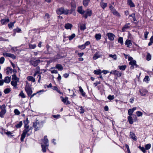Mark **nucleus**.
Here are the masks:
<instances>
[{
	"instance_id": "nucleus-50",
	"label": "nucleus",
	"mask_w": 153,
	"mask_h": 153,
	"mask_svg": "<svg viewBox=\"0 0 153 153\" xmlns=\"http://www.w3.org/2000/svg\"><path fill=\"white\" fill-rule=\"evenodd\" d=\"M36 46L35 44L32 45V44H30L29 45V48L30 49H34L36 47Z\"/></svg>"
},
{
	"instance_id": "nucleus-3",
	"label": "nucleus",
	"mask_w": 153,
	"mask_h": 153,
	"mask_svg": "<svg viewBox=\"0 0 153 153\" xmlns=\"http://www.w3.org/2000/svg\"><path fill=\"white\" fill-rule=\"evenodd\" d=\"M58 15L64 14L68 15L69 13V10L67 9H65L64 8L61 7L59 8L56 11Z\"/></svg>"
},
{
	"instance_id": "nucleus-43",
	"label": "nucleus",
	"mask_w": 153,
	"mask_h": 153,
	"mask_svg": "<svg viewBox=\"0 0 153 153\" xmlns=\"http://www.w3.org/2000/svg\"><path fill=\"white\" fill-rule=\"evenodd\" d=\"M150 79L149 78V76H145L144 78L143 79V81L146 82L147 83H148V82L149 81Z\"/></svg>"
},
{
	"instance_id": "nucleus-20",
	"label": "nucleus",
	"mask_w": 153,
	"mask_h": 153,
	"mask_svg": "<svg viewBox=\"0 0 153 153\" xmlns=\"http://www.w3.org/2000/svg\"><path fill=\"white\" fill-rule=\"evenodd\" d=\"M72 26L73 25L71 24L68 23L65 24V27L66 29H71Z\"/></svg>"
},
{
	"instance_id": "nucleus-58",
	"label": "nucleus",
	"mask_w": 153,
	"mask_h": 153,
	"mask_svg": "<svg viewBox=\"0 0 153 153\" xmlns=\"http://www.w3.org/2000/svg\"><path fill=\"white\" fill-rule=\"evenodd\" d=\"M140 149L144 153H145L146 152V149L143 147H141L140 146L139 147Z\"/></svg>"
},
{
	"instance_id": "nucleus-41",
	"label": "nucleus",
	"mask_w": 153,
	"mask_h": 153,
	"mask_svg": "<svg viewBox=\"0 0 153 153\" xmlns=\"http://www.w3.org/2000/svg\"><path fill=\"white\" fill-rule=\"evenodd\" d=\"M109 56L113 58V59L114 60H116L117 59V56L116 54L112 55L109 54Z\"/></svg>"
},
{
	"instance_id": "nucleus-31",
	"label": "nucleus",
	"mask_w": 153,
	"mask_h": 153,
	"mask_svg": "<svg viewBox=\"0 0 153 153\" xmlns=\"http://www.w3.org/2000/svg\"><path fill=\"white\" fill-rule=\"evenodd\" d=\"M39 123L37 122L33 123V126L36 128V130H38L39 129L37 126L39 125Z\"/></svg>"
},
{
	"instance_id": "nucleus-51",
	"label": "nucleus",
	"mask_w": 153,
	"mask_h": 153,
	"mask_svg": "<svg viewBox=\"0 0 153 153\" xmlns=\"http://www.w3.org/2000/svg\"><path fill=\"white\" fill-rule=\"evenodd\" d=\"M151 147V145L150 143L148 144L145 145V149L146 150L149 149Z\"/></svg>"
},
{
	"instance_id": "nucleus-52",
	"label": "nucleus",
	"mask_w": 153,
	"mask_h": 153,
	"mask_svg": "<svg viewBox=\"0 0 153 153\" xmlns=\"http://www.w3.org/2000/svg\"><path fill=\"white\" fill-rule=\"evenodd\" d=\"M133 112L134 111H133L132 109H129L128 111V114L129 115V116H131L132 115Z\"/></svg>"
},
{
	"instance_id": "nucleus-35",
	"label": "nucleus",
	"mask_w": 153,
	"mask_h": 153,
	"mask_svg": "<svg viewBox=\"0 0 153 153\" xmlns=\"http://www.w3.org/2000/svg\"><path fill=\"white\" fill-rule=\"evenodd\" d=\"M94 73L96 74L99 75L101 74L102 71L101 70L99 69L98 70H94Z\"/></svg>"
},
{
	"instance_id": "nucleus-24",
	"label": "nucleus",
	"mask_w": 153,
	"mask_h": 153,
	"mask_svg": "<svg viewBox=\"0 0 153 153\" xmlns=\"http://www.w3.org/2000/svg\"><path fill=\"white\" fill-rule=\"evenodd\" d=\"M27 79L28 80L31 81L33 82H35V79L32 76H28L27 77Z\"/></svg>"
},
{
	"instance_id": "nucleus-55",
	"label": "nucleus",
	"mask_w": 153,
	"mask_h": 153,
	"mask_svg": "<svg viewBox=\"0 0 153 153\" xmlns=\"http://www.w3.org/2000/svg\"><path fill=\"white\" fill-rule=\"evenodd\" d=\"M14 112L16 115H19L20 113L19 111L17 109H16L14 110Z\"/></svg>"
},
{
	"instance_id": "nucleus-13",
	"label": "nucleus",
	"mask_w": 153,
	"mask_h": 153,
	"mask_svg": "<svg viewBox=\"0 0 153 153\" xmlns=\"http://www.w3.org/2000/svg\"><path fill=\"white\" fill-rule=\"evenodd\" d=\"M148 91L147 90L145 89H142L140 90V94L142 96L146 95Z\"/></svg>"
},
{
	"instance_id": "nucleus-64",
	"label": "nucleus",
	"mask_w": 153,
	"mask_h": 153,
	"mask_svg": "<svg viewBox=\"0 0 153 153\" xmlns=\"http://www.w3.org/2000/svg\"><path fill=\"white\" fill-rule=\"evenodd\" d=\"M39 73V71H35V72L33 74V76L35 77L36 75L37 74Z\"/></svg>"
},
{
	"instance_id": "nucleus-10",
	"label": "nucleus",
	"mask_w": 153,
	"mask_h": 153,
	"mask_svg": "<svg viewBox=\"0 0 153 153\" xmlns=\"http://www.w3.org/2000/svg\"><path fill=\"white\" fill-rule=\"evenodd\" d=\"M129 64L131 65L130 67V68L133 69L134 68V66H135L136 67H137V65L136 64V62L135 60H131L129 63Z\"/></svg>"
},
{
	"instance_id": "nucleus-38",
	"label": "nucleus",
	"mask_w": 153,
	"mask_h": 153,
	"mask_svg": "<svg viewBox=\"0 0 153 153\" xmlns=\"http://www.w3.org/2000/svg\"><path fill=\"white\" fill-rule=\"evenodd\" d=\"M22 125V121H20L19 123L17 124H16L15 126L17 128H19L21 127Z\"/></svg>"
},
{
	"instance_id": "nucleus-32",
	"label": "nucleus",
	"mask_w": 153,
	"mask_h": 153,
	"mask_svg": "<svg viewBox=\"0 0 153 153\" xmlns=\"http://www.w3.org/2000/svg\"><path fill=\"white\" fill-rule=\"evenodd\" d=\"M79 91L81 93L82 95L84 96L85 95V92L84 91L83 89L81 86L79 87Z\"/></svg>"
},
{
	"instance_id": "nucleus-47",
	"label": "nucleus",
	"mask_w": 153,
	"mask_h": 153,
	"mask_svg": "<svg viewBox=\"0 0 153 153\" xmlns=\"http://www.w3.org/2000/svg\"><path fill=\"white\" fill-rule=\"evenodd\" d=\"M107 98L110 100H113L114 98V95H109L107 97Z\"/></svg>"
},
{
	"instance_id": "nucleus-30",
	"label": "nucleus",
	"mask_w": 153,
	"mask_h": 153,
	"mask_svg": "<svg viewBox=\"0 0 153 153\" xmlns=\"http://www.w3.org/2000/svg\"><path fill=\"white\" fill-rule=\"evenodd\" d=\"M147 54L146 56V59L147 61H149L151 59L152 56L150 53L148 52H147Z\"/></svg>"
},
{
	"instance_id": "nucleus-6",
	"label": "nucleus",
	"mask_w": 153,
	"mask_h": 153,
	"mask_svg": "<svg viewBox=\"0 0 153 153\" xmlns=\"http://www.w3.org/2000/svg\"><path fill=\"white\" fill-rule=\"evenodd\" d=\"M92 14V12L91 10H87L85 11V13L83 14V17L85 18V19H87L88 16H91Z\"/></svg>"
},
{
	"instance_id": "nucleus-53",
	"label": "nucleus",
	"mask_w": 153,
	"mask_h": 153,
	"mask_svg": "<svg viewBox=\"0 0 153 153\" xmlns=\"http://www.w3.org/2000/svg\"><path fill=\"white\" fill-rule=\"evenodd\" d=\"M78 47L79 48L81 49H84L85 48V47L84 45V44L82 45H79L78 46Z\"/></svg>"
},
{
	"instance_id": "nucleus-49",
	"label": "nucleus",
	"mask_w": 153,
	"mask_h": 153,
	"mask_svg": "<svg viewBox=\"0 0 153 153\" xmlns=\"http://www.w3.org/2000/svg\"><path fill=\"white\" fill-rule=\"evenodd\" d=\"M11 91V90L9 88H6L4 90V92L5 94H7L9 93Z\"/></svg>"
},
{
	"instance_id": "nucleus-42",
	"label": "nucleus",
	"mask_w": 153,
	"mask_h": 153,
	"mask_svg": "<svg viewBox=\"0 0 153 153\" xmlns=\"http://www.w3.org/2000/svg\"><path fill=\"white\" fill-rule=\"evenodd\" d=\"M129 16L130 17H132L133 18L134 22L137 21L135 18V14L134 13H133L131 15H130Z\"/></svg>"
},
{
	"instance_id": "nucleus-17",
	"label": "nucleus",
	"mask_w": 153,
	"mask_h": 153,
	"mask_svg": "<svg viewBox=\"0 0 153 153\" xmlns=\"http://www.w3.org/2000/svg\"><path fill=\"white\" fill-rule=\"evenodd\" d=\"M130 136L131 138H132L133 140L136 141L137 140V138L135 134L131 132L130 133Z\"/></svg>"
},
{
	"instance_id": "nucleus-37",
	"label": "nucleus",
	"mask_w": 153,
	"mask_h": 153,
	"mask_svg": "<svg viewBox=\"0 0 153 153\" xmlns=\"http://www.w3.org/2000/svg\"><path fill=\"white\" fill-rule=\"evenodd\" d=\"M118 67L120 70L124 71L126 68V65H125L122 66H119Z\"/></svg>"
},
{
	"instance_id": "nucleus-9",
	"label": "nucleus",
	"mask_w": 153,
	"mask_h": 153,
	"mask_svg": "<svg viewBox=\"0 0 153 153\" xmlns=\"http://www.w3.org/2000/svg\"><path fill=\"white\" fill-rule=\"evenodd\" d=\"M3 55L4 56L9 57L12 58L13 59H16V56L14 54L10 53H9L6 52L3 53Z\"/></svg>"
},
{
	"instance_id": "nucleus-40",
	"label": "nucleus",
	"mask_w": 153,
	"mask_h": 153,
	"mask_svg": "<svg viewBox=\"0 0 153 153\" xmlns=\"http://www.w3.org/2000/svg\"><path fill=\"white\" fill-rule=\"evenodd\" d=\"M15 22H16L14 21L13 22H11L8 25V26L9 28L10 29L12 28L13 26L14 25Z\"/></svg>"
},
{
	"instance_id": "nucleus-63",
	"label": "nucleus",
	"mask_w": 153,
	"mask_h": 153,
	"mask_svg": "<svg viewBox=\"0 0 153 153\" xmlns=\"http://www.w3.org/2000/svg\"><path fill=\"white\" fill-rule=\"evenodd\" d=\"M58 76L57 78V79L60 82L61 79L62 77L61 75L59 74H58Z\"/></svg>"
},
{
	"instance_id": "nucleus-25",
	"label": "nucleus",
	"mask_w": 153,
	"mask_h": 153,
	"mask_svg": "<svg viewBox=\"0 0 153 153\" xmlns=\"http://www.w3.org/2000/svg\"><path fill=\"white\" fill-rule=\"evenodd\" d=\"M10 80L11 78L9 76L5 77L4 78V82L7 83H9L10 81Z\"/></svg>"
},
{
	"instance_id": "nucleus-36",
	"label": "nucleus",
	"mask_w": 153,
	"mask_h": 153,
	"mask_svg": "<svg viewBox=\"0 0 153 153\" xmlns=\"http://www.w3.org/2000/svg\"><path fill=\"white\" fill-rule=\"evenodd\" d=\"M96 39L98 40L100 39L101 38V35L100 34H96L95 35Z\"/></svg>"
},
{
	"instance_id": "nucleus-39",
	"label": "nucleus",
	"mask_w": 153,
	"mask_h": 153,
	"mask_svg": "<svg viewBox=\"0 0 153 153\" xmlns=\"http://www.w3.org/2000/svg\"><path fill=\"white\" fill-rule=\"evenodd\" d=\"M118 42L119 43H120L121 45H123V38L122 37H120L118 39Z\"/></svg>"
},
{
	"instance_id": "nucleus-26",
	"label": "nucleus",
	"mask_w": 153,
	"mask_h": 153,
	"mask_svg": "<svg viewBox=\"0 0 153 153\" xmlns=\"http://www.w3.org/2000/svg\"><path fill=\"white\" fill-rule=\"evenodd\" d=\"M125 44L128 47L131 46L132 45L131 41L130 40H126L125 42Z\"/></svg>"
},
{
	"instance_id": "nucleus-27",
	"label": "nucleus",
	"mask_w": 153,
	"mask_h": 153,
	"mask_svg": "<svg viewBox=\"0 0 153 153\" xmlns=\"http://www.w3.org/2000/svg\"><path fill=\"white\" fill-rule=\"evenodd\" d=\"M122 74L121 72L115 70L114 75L117 76V77H119L121 76Z\"/></svg>"
},
{
	"instance_id": "nucleus-19",
	"label": "nucleus",
	"mask_w": 153,
	"mask_h": 153,
	"mask_svg": "<svg viewBox=\"0 0 153 153\" xmlns=\"http://www.w3.org/2000/svg\"><path fill=\"white\" fill-rule=\"evenodd\" d=\"M77 11L80 14H83L85 13V11L82 9V6H80L78 7Z\"/></svg>"
},
{
	"instance_id": "nucleus-16",
	"label": "nucleus",
	"mask_w": 153,
	"mask_h": 153,
	"mask_svg": "<svg viewBox=\"0 0 153 153\" xmlns=\"http://www.w3.org/2000/svg\"><path fill=\"white\" fill-rule=\"evenodd\" d=\"M111 11L113 15L118 17H120V15L119 13L115 9H112V10H111Z\"/></svg>"
},
{
	"instance_id": "nucleus-61",
	"label": "nucleus",
	"mask_w": 153,
	"mask_h": 153,
	"mask_svg": "<svg viewBox=\"0 0 153 153\" xmlns=\"http://www.w3.org/2000/svg\"><path fill=\"white\" fill-rule=\"evenodd\" d=\"M6 70H7V72H10V71H12V69L9 67H7Z\"/></svg>"
},
{
	"instance_id": "nucleus-1",
	"label": "nucleus",
	"mask_w": 153,
	"mask_h": 153,
	"mask_svg": "<svg viewBox=\"0 0 153 153\" xmlns=\"http://www.w3.org/2000/svg\"><path fill=\"white\" fill-rule=\"evenodd\" d=\"M25 129L23 130V133L21 135V141L23 142L25 138L26 134L28 136L31 133V127H29V126L25 127Z\"/></svg>"
},
{
	"instance_id": "nucleus-7",
	"label": "nucleus",
	"mask_w": 153,
	"mask_h": 153,
	"mask_svg": "<svg viewBox=\"0 0 153 153\" xmlns=\"http://www.w3.org/2000/svg\"><path fill=\"white\" fill-rule=\"evenodd\" d=\"M71 10L70 14H71L72 12L75 11V9L76 8V4L75 1L74 0H72L71 2Z\"/></svg>"
},
{
	"instance_id": "nucleus-34",
	"label": "nucleus",
	"mask_w": 153,
	"mask_h": 153,
	"mask_svg": "<svg viewBox=\"0 0 153 153\" xmlns=\"http://www.w3.org/2000/svg\"><path fill=\"white\" fill-rule=\"evenodd\" d=\"M12 80H16L19 81V79L18 78L16 74H14L12 75Z\"/></svg>"
},
{
	"instance_id": "nucleus-11",
	"label": "nucleus",
	"mask_w": 153,
	"mask_h": 153,
	"mask_svg": "<svg viewBox=\"0 0 153 153\" xmlns=\"http://www.w3.org/2000/svg\"><path fill=\"white\" fill-rule=\"evenodd\" d=\"M107 36H108V39L111 40H113L114 39L115 35L112 33H109L107 34Z\"/></svg>"
},
{
	"instance_id": "nucleus-8",
	"label": "nucleus",
	"mask_w": 153,
	"mask_h": 153,
	"mask_svg": "<svg viewBox=\"0 0 153 153\" xmlns=\"http://www.w3.org/2000/svg\"><path fill=\"white\" fill-rule=\"evenodd\" d=\"M41 62L40 60L37 59L36 60H31L30 61V64L34 67L37 66Z\"/></svg>"
},
{
	"instance_id": "nucleus-5",
	"label": "nucleus",
	"mask_w": 153,
	"mask_h": 153,
	"mask_svg": "<svg viewBox=\"0 0 153 153\" xmlns=\"http://www.w3.org/2000/svg\"><path fill=\"white\" fill-rule=\"evenodd\" d=\"M25 90L28 96H30L33 93L31 87L29 85H27L25 88Z\"/></svg>"
},
{
	"instance_id": "nucleus-14",
	"label": "nucleus",
	"mask_w": 153,
	"mask_h": 153,
	"mask_svg": "<svg viewBox=\"0 0 153 153\" xmlns=\"http://www.w3.org/2000/svg\"><path fill=\"white\" fill-rule=\"evenodd\" d=\"M0 22L2 25H6L10 22L8 19H1Z\"/></svg>"
},
{
	"instance_id": "nucleus-29",
	"label": "nucleus",
	"mask_w": 153,
	"mask_h": 153,
	"mask_svg": "<svg viewBox=\"0 0 153 153\" xmlns=\"http://www.w3.org/2000/svg\"><path fill=\"white\" fill-rule=\"evenodd\" d=\"M128 3L131 7H135V5L131 0H128Z\"/></svg>"
},
{
	"instance_id": "nucleus-56",
	"label": "nucleus",
	"mask_w": 153,
	"mask_h": 153,
	"mask_svg": "<svg viewBox=\"0 0 153 153\" xmlns=\"http://www.w3.org/2000/svg\"><path fill=\"white\" fill-rule=\"evenodd\" d=\"M5 59L4 57H2L0 58V63L2 64L4 63Z\"/></svg>"
},
{
	"instance_id": "nucleus-44",
	"label": "nucleus",
	"mask_w": 153,
	"mask_h": 153,
	"mask_svg": "<svg viewBox=\"0 0 153 153\" xmlns=\"http://www.w3.org/2000/svg\"><path fill=\"white\" fill-rule=\"evenodd\" d=\"M19 96L23 98H25L26 97L22 91H21L20 93L19 94Z\"/></svg>"
},
{
	"instance_id": "nucleus-46",
	"label": "nucleus",
	"mask_w": 153,
	"mask_h": 153,
	"mask_svg": "<svg viewBox=\"0 0 153 153\" xmlns=\"http://www.w3.org/2000/svg\"><path fill=\"white\" fill-rule=\"evenodd\" d=\"M29 123V121L28 119V118H27L25 120H24V123L25 125V127L27 126H28L27 125V124H28Z\"/></svg>"
},
{
	"instance_id": "nucleus-33",
	"label": "nucleus",
	"mask_w": 153,
	"mask_h": 153,
	"mask_svg": "<svg viewBox=\"0 0 153 153\" xmlns=\"http://www.w3.org/2000/svg\"><path fill=\"white\" fill-rule=\"evenodd\" d=\"M128 120L129 123L130 124H132L133 123V119L131 116H129L128 117Z\"/></svg>"
},
{
	"instance_id": "nucleus-21",
	"label": "nucleus",
	"mask_w": 153,
	"mask_h": 153,
	"mask_svg": "<svg viewBox=\"0 0 153 153\" xmlns=\"http://www.w3.org/2000/svg\"><path fill=\"white\" fill-rule=\"evenodd\" d=\"M99 52H96L94 55V56L93 57V59L95 60L97 59L98 58L100 57V55L99 54Z\"/></svg>"
},
{
	"instance_id": "nucleus-62",
	"label": "nucleus",
	"mask_w": 153,
	"mask_h": 153,
	"mask_svg": "<svg viewBox=\"0 0 153 153\" xmlns=\"http://www.w3.org/2000/svg\"><path fill=\"white\" fill-rule=\"evenodd\" d=\"M90 44V41H86L85 43L84 44V45H85V47L86 46L89 45Z\"/></svg>"
},
{
	"instance_id": "nucleus-57",
	"label": "nucleus",
	"mask_w": 153,
	"mask_h": 153,
	"mask_svg": "<svg viewBox=\"0 0 153 153\" xmlns=\"http://www.w3.org/2000/svg\"><path fill=\"white\" fill-rule=\"evenodd\" d=\"M80 113L81 114L83 113L85 111L83 108L82 106H81L80 107Z\"/></svg>"
},
{
	"instance_id": "nucleus-28",
	"label": "nucleus",
	"mask_w": 153,
	"mask_h": 153,
	"mask_svg": "<svg viewBox=\"0 0 153 153\" xmlns=\"http://www.w3.org/2000/svg\"><path fill=\"white\" fill-rule=\"evenodd\" d=\"M56 68L58 69L59 70L61 71L63 69V68L62 66L59 64H57L56 65Z\"/></svg>"
},
{
	"instance_id": "nucleus-18",
	"label": "nucleus",
	"mask_w": 153,
	"mask_h": 153,
	"mask_svg": "<svg viewBox=\"0 0 153 153\" xmlns=\"http://www.w3.org/2000/svg\"><path fill=\"white\" fill-rule=\"evenodd\" d=\"M130 25V23L126 24L122 28V30L123 32H125L128 28H129V26H128Z\"/></svg>"
},
{
	"instance_id": "nucleus-54",
	"label": "nucleus",
	"mask_w": 153,
	"mask_h": 153,
	"mask_svg": "<svg viewBox=\"0 0 153 153\" xmlns=\"http://www.w3.org/2000/svg\"><path fill=\"white\" fill-rule=\"evenodd\" d=\"M136 113L138 117L141 116L143 115L142 112L140 111H137L136 112Z\"/></svg>"
},
{
	"instance_id": "nucleus-23",
	"label": "nucleus",
	"mask_w": 153,
	"mask_h": 153,
	"mask_svg": "<svg viewBox=\"0 0 153 153\" xmlns=\"http://www.w3.org/2000/svg\"><path fill=\"white\" fill-rule=\"evenodd\" d=\"M100 5L103 9H104L107 6V3L103 2V0H101V2L100 3Z\"/></svg>"
},
{
	"instance_id": "nucleus-22",
	"label": "nucleus",
	"mask_w": 153,
	"mask_h": 153,
	"mask_svg": "<svg viewBox=\"0 0 153 153\" xmlns=\"http://www.w3.org/2000/svg\"><path fill=\"white\" fill-rule=\"evenodd\" d=\"M90 0H83L82 3L83 5L85 7H87L90 2Z\"/></svg>"
},
{
	"instance_id": "nucleus-60",
	"label": "nucleus",
	"mask_w": 153,
	"mask_h": 153,
	"mask_svg": "<svg viewBox=\"0 0 153 153\" xmlns=\"http://www.w3.org/2000/svg\"><path fill=\"white\" fill-rule=\"evenodd\" d=\"M51 74H57L58 73V72L57 70H53L51 71Z\"/></svg>"
},
{
	"instance_id": "nucleus-2",
	"label": "nucleus",
	"mask_w": 153,
	"mask_h": 153,
	"mask_svg": "<svg viewBox=\"0 0 153 153\" xmlns=\"http://www.w3.org/2000/svg\"><path fill=\"white\" fill-rule=\"evenodd\" d=\"M42 143L41 144L42 148V151L43 152H46V150L48 149V140L47 138V136L45 135L44 136V139L42 140Z\"/></svg>"
},
{
	"instance_id": "nucleus-48",
	"label": "nucleus",
	"mask_w": 153,
	"mask_h": 153,
	"mask_svg": "<svg viewBox=\"0 0 153 153\" xmlns=\"http://www.w3.org/2000/svg\"><path fill=\"white\" fill-rule=\"evenodd\" d=\"M75 34L74 33L72 34L70 36L68 37L69 39L70 40H71L73 39L74 38L75 36Z\"/></svg>"
},
{
	"instance_id": "nucleus-4",
	"label": "nucleus",
	"mask_w": 153,
	"mask_h": 153,
	"mask_svg": "<svg viewBox=\"0 0 153 153\" xmlns=\"http://www.w3.org/2000/svg\"><path fill=\"white\" fill-rule=\"evenodd\" d=\"M6 106L5 104L0 105V117L3 118L5 114L6 113Z\"/></svg>"
},
{
	"instance_id": "nucleus-59",
	"label": "nucleus",
	"mask_w": 153,
	"mask_h": 153,
	"mask_svg": "<svg viewBox=\"0 0 153 153\" xmlns=\"http://www.w3.org/2000/svg\"><path fill=\"white\" fill-rule=\"evenodd\" d=\"M149 33V32L148 31H146L144 33V37L145 39H146L148 37V35Z\"/></svg>"
},
{
	"instance_id": "nucleus-15",
	"label": "nucleus",
	"mask_w": 153,
	"mask_h": 153,
	"mask_svg": "<svg viewBox=\"0 0 153 153\" xmlns=\"http://www.w3.org/2000/svg\"><path fill=\"white\" fill-rule=\"evenodd\" d=\"M19 81L16 80H12L11 82V85L14 87L13 88H17L18 87L17 86V83Z\"/></svg>"
},
{
	"instance_id": "nucleus-45",
	"label": "nucleus",
	"mask_w": 153,
	"mask_h": 153,
	"mask_svg": "<svg viewBox=\"0 0 153 153\" xmlns=\"http://www.w3.org/2000/svg\"><path fill=\"white\" fill-rule=\"evenodd\" d=\"M80 29L82 30H84L86 29L85 25V24H83L80 26Z\"/></svg>"
},
{
	"instance_id": "nucleus-12",
	"label": "nucleus",
	"mask_w": 153,
	"mask_h": 153,
	"mask_svg": "<svg viewBox=\"0 0 153 153\" xmlns=\"http://www.w3.org/2000/svg\"><path fill=\"white\" fill-rule=\"evenodd\" d=\"M60 98L62 101L64 102V103L66 105L69 104L70 103L68 101V98L67 97H66L65 98H64L63 97H61Z\"/></svg>"
}]
</instances>
